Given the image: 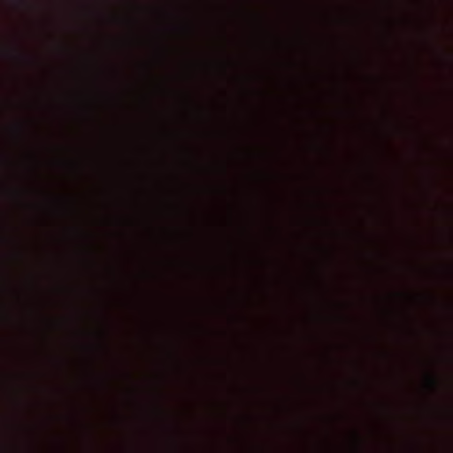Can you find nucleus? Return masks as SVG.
<instances>
[{
  "label": "nucleus",
  "instance_id": "f257e3e1",
  "mask_svg": "<svg viewBox=\"0 0 453 453\" xmlns=\"http://www.w3.org/2000/svg\"><path fill=\"white\" fill-rule=\"evenodd\" d=\"M428 384L433 388H435L436 387V381L434 378H428Z\"/></svg>",
  "mask_w": 453,
  "mask_h": 453
}]
</instances>
